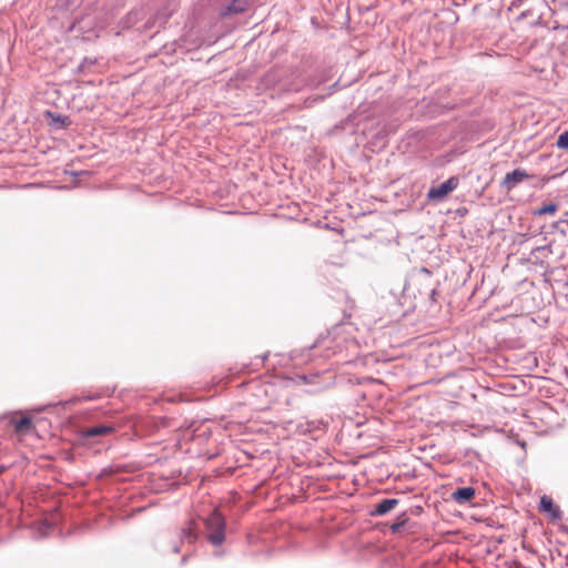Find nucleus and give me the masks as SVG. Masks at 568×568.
Segmentation results:
<instances>
[{"label": "nucleus", "mask_w": 568, "mask_h": 568, "mask_svg": "<svg viewBox=\"0 0 568 568\" xmlns=\"http://www.w3.org/2000/svg\"><path fill=\"white\" fill-rule=\"evenodd\" d=\"M13 426L17 433L28 432L32 427V420L30 417H22L16 420Z\"/></svg>", "instance_id": "f8f14e48"}, {"label": "nucleus", "mask_w": 568, "mask_h": 568, "mask_svg": "<svg viewBox=\"0 0 568 568\" xmlns=\"http://www.w3.org/2000/svg\"><path fill=\"white\" fill-rule=\"evenodd\" d=\"M459 180L457 176H450L438 186H432L427 192V199L430 201H442L450 192L458 186Z\"/></svg>", "instance_id": "7ed1b4c3"}, {"label": "nucleus", "mask_w": 568, "mask_h": 568, "mask_svg": "<svg viewBox=\"0 0 568 568\" xmlns=\"http://www.w3.org/2000/svg\"><path fill=\"white\" fill-rule=\"evenodd\" d=\"M47 116L52 120L51 124H55L58 128H65L71 124V120L68 115L54 114L53 112L48 111Z\"/></svg>", "instance_id": "9b49d317"}, {"label": "nucleus", "mask_w": 568, "mask_h": 568, "mask_svg": "<svg viewBox=\"0 0 568 568\" xmlns=\"http://www.w3.org/2000/svg\"><path fill=\"white\" fill-rule=\"evenodd\" d=\"M565 222H566V223H567V225H568V220H567V221H565Z\"/></svg>", "instance_id": "412c9836"}, {"label": "nucleus", "mask_w": 568, "mask_h": 568, "mask_svg": "<svg viewBox=\"0 0 568 568\" xmlns=\"http://www.w3.org/2000/svg\"><path fill=\"white\" fill-rule=\"evenodd\" d=\"M408 518L406 517V514L403 513L395 523L390 525V530L394 534L400 532L405 525L407 524Z\"/></svg>", "instance_id": "4468645a"}, {"label": "nucleus", "mask_w": 568, "mask_h": 568, "mask_svg": "<svg viewBox=\"0 0 568 568\" xmlns=\"http://www.w3.org/2000/svg\"><path fill=\"white\" fill-rule=\"evenodd\" d=\"M399 500L396 498H385L376 503L374 509L371 511L372 516H384L398 505Z\"/></svg>", "instance_id": "0eeeda50"}, {"label": "nucleus", "mask_w": 568, "mask_h": 568, "mask_svg": "<svg viewBox=\"0 0 568 568\" xmlns=\"http://www.w3.org/2000/svg\"><path fill=\"white\" fill-rule=\"evenodd\" d=\"M187 558H189V555H184V556L181 558V565H184V564L187 561Z\"/></svg>", "instance_id": "a211bd4d"}, {"label": "nucleus", "mask_w": 568, "mask_h": 568, "mask_svg": "<svg viewBox=\"0 0 568 568\" xmlns=\"http://www.w3.org/2000/svg\"><path fill=\"white\" fill-rule=\"evenodd\" d=\"M558 211V205L556 203H548L539 209L534 211V215H546V214H555Z\"/></svg>", "instance_id": "ddd939ff"}, {"label": "nucleus", "mask_w": 568, "mask_h": 568, "mask_svg": "<svg viewBox=\"0 0 568 568\" xmlns=\"http://www.w3.org/2000/svg\"><path fill=\"white\" fill-rule=\"evenodd\" d=\"M540 510L547 513L550 519H560L562 516L561 509L554 504L552 499L546 495L540 498Z\"/></svg>", "instance_id": "39448f33"}, {"label": "nucleus", "mask_w": 568, "mask_h": 568, "mask_svg": "<svg viewBox=\"0 0 568 568\" xmlns=\"http://www.w3.org/2000/svg\"><path fill=\"white\" fill-rule=\"evenodd\" d=\"M267 358V354L262 357V361L264 362Z\"/></svg>", "instance_id": "aec40b11"}, {"label": "nucleus", "mask_w": 568, "mask_h": 568, "mask_svg": "<svg viewBox=\"0 0 568 568\" xmlns=\"http://www.w3.org/2000/svg\"><path fill=\"white\" fill-rule=\"evenodd\" d=\"M475 493L473 487H460L452 494V499L459 505H465L474 498Z\"/></svg>", "instance_id": "6e6552de"}, {"label": "nucleus", "mask_w": 568, "mask_h": 568, "mask_svg": "<svg viewBox=\"0 0 568 568\" xmlns=\"http://www.w3.org/2000/svg\"><path fill=\"white\" fill-rule=\"evenodd\" d=\"M528 178H529V174L526 172V170L518 168L511 172H508L504 176L500 185L506 191H511L514 187H516L519 183L527 180Z\"/></svg>", "instance_id": "20e7f679"}, {"label": "nucleus", "mask_w": 568, "mask_h": 568, "mask_svg": "<svg viewBox=\"0 0 568 568\" xmlns=\"http://www.w3.org/2000/svg\"><path fill=\"white\" fill-rule=\"evenodd\" d=\"M113 430V427L106 426V425H95L88 427L82 430V436L84 438H91L97 436H102L111 433Z\"/></svg>", "instance_id": "9d476101"}, {"label": "nucleus", "mask_w": 568, "mask_h": 568, "mask_svg": "<svg viewBox=\"0 0 568 568\" xmlns=\"http://www.w3.org/2000/svg\"><path fill=\"white\" fill-rule=\"evenodd\" d=\"M422 271H423V273H425V274H426V276L429 278V276H430V272H429L427 268H423Z\"/></svg>", "instance_id": "6ab92c4d"}, {"label": "nucleus", "mask_w": 568, "mask_h": 568, "mask_svg": "<svg viewBox=\"0 0 568 568\" xmlns=\"http://www.w3.org/2000/svg\"><path fill=\"white\" fill-rule=\"evenodd\" d=\"M552 253L551 245L536 246L530 251L529 261L532 264L542 265L545 260Z\"/></svg>", "instance_id": "423d86ee"}, {"label": "nucleus", "mask_w": 568, "mask_h": 568, "mask_svg": "<svg viewBox=\"0 0 568 568\" xmlns=\"http://www.w3.org/2000/svg\"><path fill=\"white\" fill-rule=\"evenodd\" d=\"M556 145L559 149L568 150V131H565L561 134H559Z\"/></svg>", "instance_id": "2eb2a0df"}, {"label": "nucleus", "mask_w": 568, "mask_h": 568, "mask_svg": "<svg viewBox=\"0 0 568 568\" xmlns=\"http://www.w3.org/2000/svg\"><path fill=\"white\" fill-rule=\"evenodd\" d=\"M206 540L214 547L221 546L225 541L226 521L224 516L214 509L203 519Z\"/></svg>", "instance_id": "f03ea898"}, {"label": "nucleus", "mask_w": 568, "mask_h": 568, "mask_svg": "<svg viewBox=\"0 0 568 568\" xmlns=\"http://www.w3.org/2000/svg\"><path fill=\"white\" fill-rule=\"evenodd\" d=\"M200 537V529L195 520H189L176 531H164L156 539V548L160 552L179 554L181 545H194Z\"/></svg>", "instance_id": "f257e3e1"}, {"label": "nucleus", "mask_w": 568, "mask_h": 568, "mask_svg": "<svg viewBox=\"0 0 568 568\" xmlns=\"http://www.w3.org/2000/svg\"><path fill=\"white\" fill-rule=\"evenodd\" d=\"M248 8L247 0H232L224 9L221 11L222 17H226L229 14H237L246 11Z\"/></svg>", "instance_id": "1a4fd4ad"}, {"label": "nucleus", "mask_w": 568, "mask_h": 568, "mask_svg": "<svg viewBox=\"0 0 568 568\" xmlns=\"http://www.w3.org/2000/svg\"><path fill=\"white\" fill-rule=\"evenodd\" d=\"M435 294H436V290H435V288H432V290H430V293H429V296H430V300H432L433 302H435Z\"/></svg>", "instance_id": "dca6fc26"}, {"label": "nucleus", "mask_w": 568, "mask_h": 568, "mask_svg": "<svg viewBox=\"0 0 568 568\" xmlns=\"http://www.w3.org/2000/svg\"><path fill=\"white\" fill-rule=\"evenodd\" d=\"M519 236H520V240H519V242H518L519 244H523V243H524V241L528 239L527 234H521V235H519Z\"/></svg>", "instance_id": "f3484780"}]
</instances>
